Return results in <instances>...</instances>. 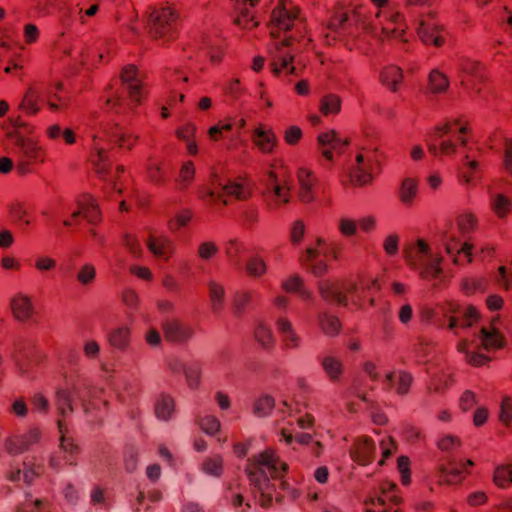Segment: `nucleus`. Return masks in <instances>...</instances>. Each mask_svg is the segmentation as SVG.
I'll return each mask as SVG.
<instances>
[{
  "instance_id": "obj_1",
  "label": "nucleus",
  "mask_w": 512,
  "mask_h": 512,
  "mask_svg": "<svg viewBox=\"0 0 512 512\" xmlns=\"http://www.w3.org/2000/svg\"><path fill=\"white\" fill-rule=\"evenodd\" d=\"M379 290L380 284L375 278L361 279L358 283L350 279H326L318 283L319 294L325 302L344 307L351 304L355 309H362L366 304L373 306L374 295L371 292Z\"/></svg>"
},
{
  "instance_id": "obj_2",
  "label": "nucleus",
  "mask_w": 512,
  "mask_h": 512,
  "mask_svg": "<svg viewBox=\"0 0 512 512\" xmlns=\"http://www.w3.org/2000/svg\"><path fill=\"white\" fill-rule=\"evenodd\" d=\"M179 12L169 3L157 4L149 8L147 26L152 39L167 44L178 37Z\"/></svg>"
},
{
  "instance_id": "obj_3",
  "label": "nucleus",
  "mask_w": 512,
  "mask_h": 512,
  "mask_svg": "<svg viewBox=\"0 0 512 512\" xmlns=\"http://www.w3.org/2000/svg\"><path fill=\"white\" fill-rule=\"evenodd\" d=\"M372 23V14L366 5L337 8L328 22V28L342 35L359 36Z\"/></svg>"
},
{
  "instance_id": "obj_4",
  "label": "nucleus",
  "mask_w": 512,
  "mask_h": 512,
  "mask_svg": "<svg viewBox=\"0 0 512 512\" xmlns=\"http://www.w3.org/2000/svg\"><path fill=\"white\" fill-rule=\"evenodd\" d=\"M288 468V464L282 461L274 450L266 449L248 460L245 473L249 483H259L260 480L269 479L267 474L271 479H283Z\"/></svg>"
},
{
  "instance_id": "obj_5",
  "label": "nucleus",
  "mask_w": 512,
  "mask_h": 512,
  "mask_svg": "<svg viewBox=\"0 0 512 512\" xmlns=\"http://www.w3.org/2000/svg\"><path fill=\"white\" fill-rule=\"evenodd\" d=\"M383 153L377 147H361L357 150L349 177L354 186L362 187L372 182L381 172Z\"/></svg>"
},
{
  "instance_id": "obj_6",
  "label": "nucleus",
  "mask_w": 512,
  "mask_h": 512,
  "mask_svg": "<svg viewBox=\"0 0 512 512\" xmlns=\"http://www.w3.org/2000/svg\"><path fill=\"white\" fill-rule=\"evenodd\" d=\"M458 132L457 141L452 139H444L440 142L439 146L434 143H428V151L434 156H452L457 151V142L462 147H466L468 143V135L471 134V128L467 121L462 118L448 121L442 126H437L434 129L435 136L442 138L444 135L454 134Z\"/></svg>"
},
{
  "instance_id": "obj_7",
  "label": "nucleus",
  "mask_w": 512,
  "mask_h": 512,
  "mask_svg": "<svg viewBox=\"0 0 512 512\" xmlns=\"http://www.w3.org/2000/svg\"><path fill=\"white\" fill-rule=\"evenodd\" d=\"M403 252L408 265L421 269V278L433 280L442 273L441 259H431L430 247L425 240L418 239L415 244L407 245Z\"/></svg>"
},
{
  "instance_id": "obj_8",
  "label": "nucleus",
  "mask_w": 512,
  "mask_h": 512,
  "mask_svg": "<svg viewBox=\"0 0 512 512\" xmlns=\"http://www.w3.org/2000/svg\"><path fill=\"white\" fill-rule=\"evenodd\" d=\"M252 195V190L248 182L244 179L228 181L221 191L209 190L200 195V198L213 208H223L230 204L229 198L237 201L248 200Z\"/></svg>"
},
{
  "instance_id": "obj_9",
  "label": "nucleus",
  "mask_w": 512,
  "mask_h": 512,
  "mask_svg": "<svg viewBox=\"0 0 512 512\" xmlns=\"http://www.w3.org/2000/svg\"><path fill=\"white\" fill-rule=\"evenodd\" d=\"M17 161L16 171L24 176L34 172L37 165L43 164L46 160V150L30 138L19 136L16 140Z\"/></svg>"
},
{
  "instance_id": "obj_10",
  "label": "nucleus",
  "mask_w": 512,
  "mask_h": 512,
  "mask_svg": "<svg viewBox=\"0 0 512 512\" xmlns=\"http://www.w3.org/2000/svg\"><path fill=\"white\" fill-rule=\"evenodd\" d=\"M265 185L263 195L269 209L276 210L290 202V186L283 169L270 170L267 173Z\"/></svg>"
},
{
  "instance_id": "obj_11",
  "label": "nucleus",
  "mask_w": 512,
  "mask_h": 512,
  "mask_svg": "<svg viewBox=\"0 0 512 512\" xmlns=\"http://www.w3.org/2000/svg\"><path fill=\"white\" fill-rule=\"evenodd\" d=\"M442 315L448 319V329H466L480 319L478 309L473 305H463L457 301H447L441 307Z\"/></svg>"
},
{
  "instance_id": "obj_12",
  "label": "nucleus",
  "mask_w": 512,
  "mask_h": 512,
  "mask_svg": "<svg viewBox=\"0 0 512 512\" xmlns=\"http://www.w3.org/2000/svg\"><path fill=\"white\" fill-rule=\"evenodd\" d=\"M380 491L376 496H371L364 502L365 512H400L399 506L402 498L399 495L396 483L382 481Z\"/></svg>"
},
{
  "instance_id": "obj_13",
  "label": "nucleus",
  "mask_w": 512,
  "mask_h": 512,
  "mask_svg": "<svg viewBox=\"0 0 512 512\" xmlns=\"http://www.w3.org/2000/svg\"><path fill=\"white\" fill-rule=\"evenodd\" d=\"M96 393L91 383L87 380H82L76 383L72 390L62 388L56 391L55 405L58 413L65 418L73 413L72 395H76L83 403L88 401Z\"/></svg>"
},
{
  "instance_id": "obj_14",
  "label": "nucleus",
  "mask_w": 512,
  "mask_h": 512,
  "mask_svg": "<svg viewBox=\"0 0 512 512\" xmlns=\"http://www.w3.org/2000/svg\"><path fill=\"white\" fill-rule=\"evenodd\" d=\"M349 144V138L339 137L334 129L320 133L317 136V149L324 159V162L321 164L326 168H331L334 161V154H343Z\"/></svg>"
},
{
  "instance_id": "obj_15",
  "label": "nucleus",
  "mask_w": 512,
  "mask_h": 512,
  "mask_svg": "<svg viewBox=\"0 0 512 512\" xmlns=\"http://www.w3.org/2000/svg\"><path fill=\"white\" fill-rule=\"evenodd\" d=\"M299 8L293 6L291 2L279 0L277 6L272 10L270 18V34L273 38L280 36L282 31H288L298 18Z\"/></svg>"
},
{
  "instance_id": "obj_16",
  "label": "nucleus",
  "mask_w": 512,
  "mask_h": 512,
  "mask_svg": "<svg viewBox=\"0 0 512 512\" xmlns=\"http://www.w3.org/2000/svg\"><path fill=\"white\" fill-rule=\"evenodd\" d=\"M95 134H99L102 140L106 139L121 149L131 150L138 142V136L126 133L118 125L109 122H101Z\"/></svg>"
},
{
  "instance_id": "obj_17",
  "label": "nucleus",
  "mask_w": 512,
  "mask_h": 512,
  "mask_svg": "<svg viewBox=\"0 0 512 512\" xmlns=\"http://www.w3.org/2000/svg\"><path fill=\"white\" fill-rule=\"evenodd\" d=\"M294 40L295 39L292 36H288L285 37L281 42L275 43V48L278 53L273 57L270 63L271 70L275 75H278L282 72H285L289 75L294 74L295 67L293 65V56L288 52L282 51L283 48L292 45Z\"/></svg>"
},
{
  "instance_id": "obj_18",
  "label": "nucleus",
  "mask_w": 512,
  "mask_h": 512,
  "mask_svg": "<svg viewBox=\"0 0 512 512\" xmlns=\"http://www.w3.org/2000/svg\"><path fill=\"white\" fill-rule=\"evenodd\" d=\"M41 432L38 428L28 430L21 435H14L5 440L4 446L9 454L17 455L28 450L32 445L39 442Z\"/></svg>"
},
{
  "instance_id": "obj_19",
  "label": "nucleus",
  "mask_w": 512,
  "mask_h": 512,
  "mask_svg": "<svg viewBox=\"0 0 512 512\" xmlns=\"http://www.w3.org/2000/svg\"><path fill=\"white\" fill-rule=\"evenodd\" d=\"M77 208L82 216L89 224L99 225L102 222V212L96 198L89 194H80L77 199Z\"/></svg>"
},
{
  "instance_id": "obj_20",
  "label": "nucleus",
  "mask_w": 512,
  "mask_h": 512,
  "mask_svg": "<svg viewBox=\"0 0 512 512\" xmlns=\"http://www.w3.org/2000/svg\"><path fill=\"white\" fill-rule=\"evenodd\" d=\"M164 339L171 343H184L193 336V329L177 319H168L162 323Z\"/></svg>"
},
{
  "instance_id": "obj_21",
  "label": "nucleus",
  "mask_w": 512,
  "mask_h": 512,
  "mask_svg": "<svg viewBox=\"0 0 512 512\" xmlns=\"http://www.w3.org/2000/svg\"><path fill=\"white\" fill-rule=\"evenodd\" d=\"M474 466V462L470 459L465 461L448 460L446 464L440 465V472L442 474V481L453 484L458 483L464 479L469 473V468Z\"/></svg>"
},
{
  "instance_id": "obj_22",
  "label": "nucleus",
  "mask_w": 512,
  "mask_h": 512,
  "mask_svg": "<svg viewBox=\"0 0 512 512\" xmlns=\"http://www.w3.org/2000/svg\"><path fill=\"white\" fill-rule=\"evenodd\" d=\"M351 459L359 465L365 466L374 460L375 444L368 436L358 437L350 449Z\"/></svg>"
},
{
  "instance_id": "obj_23",
  "label": "nucleus",
  "mask_w": 512,
  "mask_h": 512,
  "mask_svg": "<svg viewBox=\"0 0 512 512\" xmlns=\"http://www.w3.org/2000/svg\"><path fill=\"white\" fill-rule=\"evenodd\" d=\"M102 137L99 134L93 135V148L90 156V162L94 168L95 173L100 178H105L111 169V163L108 158V152L104 147H101L99 142Z\"/></svg>"
},
{
  "instance_id": "obj_24",
  "label": "nucleus",
  "mask_w": 512,
  "mask_h": 512,
  "mask_svg": "<svg viewBox=\"0 0 512 512\" xmlns=\"http://www.w3.org/2000/svg\"><path fill=\"white\" fill-rule=\"evenodd\" d=\"M298 178V198L302 203H310L315 198L314 188L317 178L312 171L307 168H300L297 172Z\"/></svg>"
},
{
  "instance_id": "obj_25",
  "label": "nucleus",
  "mask_w": 512,
  "mask_h": 512,
  "mask_svg": "<svg viewBox=\"0 0 512 512\" xmlns=\"http://www.w3.org/2000/svg\"><path fill=\"white\" fill-rule=\"evenodd\" d=\"M259 0H237L235 4V23L244 29H252L258 25L255 21L254 7Z\"/></svg>"
},
{
  "instance_id": "obj_26",
  "label": "nucleus",
  "mask_w": 512,
  "mask_h": 512,
  "mask_svg": "<svg viewBox=\"0 0 512 512\" xmlns=\"http://www.w3.org/2000/svg\"><path fill=\"white\" fill-rule=\"evenodd\" d=\"M256 492L259 493L258 503L262 508H269L273 505V502L281 503L283 495L276 492L274 484L270 482V479L259 481V483H250Z\"/></svg>"
},
{
  "instance_id": "obj_27",
  "label": "nucleus",
  "mask_w": 512,
  "mask_h": 512,
  "mask_svg": "<svg viewBox=\"0 0 512 512\" xmlns=\"http://www.w3.org/2000/svg\"><path fill=\"white\" fill-rule=\"evenodd\" d=\"M417 34L425 45L441 47L445 43L442 35V29L432 21H421L417 28Z\"/></svg>"
},
{
  "instance_id": "obj_28",
  "label": "nucleus",
  "mask_w": 512,
  "mask_h": 512,
  "mask_svg": "<svg viewBox=\"0 0 512 512\" xmlns=\"http://www.w3.org/2000/svg\"><path fill=\"white\" fill-rule=\"evenodd\" d=\"M172 169L163 161L149 160L147 164V177L157 186H165L171 178Z\"/></svg>"
},
{
  "instance_id": "obj_29",
  "label": "nucleus",
  "mask_w": 512,
  "mask_h": 512,
  "mask_svg": "<svg viewBox=\"0 0 512 512\" xmlns=\"http://www.w3.org/2000/svg\"><path fill=\"white\" fill-rule=\"evenodd\" d=\"M395 377L396 373L394 371L385 375L384 383L386 384V389L391 390L394 388L395 392L401 396L408 394L413 383L412 374L404 370L399 371L396 384L394 383Z\"/></svg>"
},
{
  "instance_id": "obj_30",
  "label": "nucleus",
  "mask_w": 512,
  "mask_h": 512,
  "mask_svg": "<svg viewBox=\"0 0 512 512\" xmlns=\"http://www.w3.org/2000/svg\"><path fill=\"white\" fill-rule=\"evenodd\" d=\"M252 141L265 154L272 153L277 144V138L273 130L271 128L264 129L262 125L254 129Z\"/></svg>"
},
{
  "instance_id": "obj_31",
  "label": "nucleus",
  "mask_w": 512,
  "mask_h": 512,
  "mask_svg": "<svg viewBox=\"0 0 512 512\" xmlns=\"http://www.w3.org/2000/svg\"><path fill=\"white\" fill-rule=\"evenodd\" d=\"M147 248L156 257L168 260L173 254V242L165 236L150 235Z\"/></svg>"
},
{
  "instance_id": "obj_32",
  "label": "nucleus",
  "mask_w": 512,
  "mask_h": 512,
  "mask_svg": "<svg viewBox=\"0 0 512 512\" xmlns=\"http://www.w3.org/2000/svg\"><path fill=\"white\" fill-rule=\"evenodd\" d=\"M318 250L315 248H307L305 255L301 257L300 261L302 266L309 270L316 277H322L328 271V266L325 261L317 260Z\"/></svg>"
},
{
  "instance_id": "obj_33",
  "label": "nucleus",
  "mask_w": 512,
  "mask_h": 512,
  "mask_svg": "<svg viewBox=\"0 0 512 512\" xmlns=\"http://www.w3.org/2000/svg\"><path fill=\"white\" fill-rule=\"evenodd\" d=\"M479 339L482 347L487 351L501 349L505 345L504 336L494 327L491 329L481 328Z\"/></svg>"
},
{
  "instance_id": "obj_34",
  "label": "nucleus",
  "mask_w": 512,
  "mask_h": 512,
  "mask_svg": "<svg viewBox=\"0 0 512 512\" xmlns=\"http://www.w3.org/2000/svg\"><path fill=\"white\" fill-rule=\"evenodd\" d=\"M13 315L19 321H26L33 313V305L28 296L18 294L11 300Z\"/></svg>"
},
{
  "instance_id": "obj_35",
  "label": "nucleus",
  "mask_w": 512,
  "mask_h": 512,
  "mask_svg": "<svg viewBox=\"0 0 512 512\" xmlns=\"http://www.w3.org/2000/svg\"><path fill=\"white\" fill-rule=\"evenodd\" d=\"M489 205L499 219H506L512 213V199L502 193L492 195Z\"/></svg>"
},
{
  "instance_id": "obj_36",
  "label": "nucleus",
  "mask_w": 512,
  "mask_h": 512,
  "mask_svg": "<svg viewBox=\"0 0 512 512\" xmlns=\"http://www.w3.org/2000/svg\"><path fill=\"white\" fill-rule=\"evenodd\" d=\"M380 80L388 89L396 91L403 80L402 70L395 65L386 66L380 73Z\"/></svg>"
},
{
  "instance_id": "obj_37",
  "label": "nucleus",
  "mask_w": 512,
  "mask_h": 512,
  "mask_svg": "<svg viewBox=\"0 0 512 512\" xmlns=\"http://www.w3.org/2000/svg\"><path fill=\"white\" fill-rule=\"evenodd\" d=\"M387 18H389L390 24H395L394 27L385 25L382 27V32L385 36L399 39L400 41L406 42L405 29L400 23L401 15L398 12H389Z\"/></svg>"
},
{
  "instance_id": "obj_38",
  "label": "nucleus",
  "mask_w": 512,
  "mask_h": 512,
  "mask_svg": "<svg viewBox=\"0 0 512 512\" xmlns=\"http://www.w3.org/2000/svg\"><path fill=\"white\" fill-rule=\"evenodd\" d=\"M318 320L324 334L336 336L340 333L342 324L337 316L323 312L319 314Z\"/></svg>"
},
{
  "instance_id": "obj_39",
  "label": "nucleus",
  "mask_w": 512,
  "mask_h": 512,
  "mask_svg": "<svg viewBox=\"0 0 512 512\" xmlns=\"http://www.w3.org/2000/svg\"><path fill=\"white\" fill-rule=\"evenodd\" d=\"M154 409L157 418L166 421L170 419L175 410L174 399L167 394H161L155 403Z\"/></svg>"
},
{
  "instance_id": "obj_40",
  "label": "nucleus",
  "mask_w": 512,
  "mask_h": 512,
  "mask_svg": "<svg viewBox=\"0 0 512 512\" xmlns=\"http://www.w3.org/2000/svg\"><path fill=\"white\" fill-rule=\"evenodd\" d=\"M130 334L128 327H118L110 332L108 337L109 343L115 349L124 350L130 343Z\"/></svg>"
},
{
  "instance_id": "obj_41",
  "label": "nucleus",
  "mask_w": 512,
  "mask_h": 512,
  "mask_svg": "<svg viewBox=\"0 0 512 512\" xmlns=\"http://www.w3.org/2000/svg\"><path fill=\"white\" fill-rule=\"evenodd\" d=\"M60 454L67 455L66 460L70 465H76L78 455L80 454V447L75 443L73 438L60 437Z\"/></svg>"
},
{
  "instance_id": "obj_42",
  "label": "nucleus",
  "mask_w": 512,
  "mask_h": 512,
  "mask_svg": "<svg viewBox=\"0 0 512 512\" xmlns=\"http://www.w3.org/2000/svg\"><path fill=\"white\" fill-rule=\"evenodd\" d=\"M321 365L331 381H337L343 373L342 362L332 356L322 358Z\"/></svg>"
},
{
  "instance_id": "obj_43",
  "label": "nucleus",
  "mask_w": 512,
  "mask_h": 512,
  "mask_svg": "<svg viewBox=\"0 0 512 512\" xmlns=\"http://www.w3.org/2000/svg\"><path fill=\"white\" fill-rule=\"evenodd\" d=\"M418 184L413 178H406L402 181L399 189V199L406 205L412 204L414 198L417 195Z\"/></svg>"
},
{
  "instance_id": "obj_44",
  "label": "nucleus",
  "mask_w": 512,
  "mask_h": 512,
  "mask_svg": "<svg viewBox=\"0 0 512 512\" xmlns=\"http://www.w3.org/2000/svg\"><path fill=\"white\" fill-rule=\"evenodd\" d=\"M38 98V91L34 86H30L20 103V109L28 115L37 114L39 111V107L37 106Z\"/></svg>"
},
{
  "instance_id": "obj_45",
  "label": "nucleus",
  "mask_w": 512,
  "mask_h": 512,
  "mask_svg": "<svg viewBox=\"0 0 512 512\" xmlns=\"http://www.w3.org/2000/svg\"><path fill=\"white\" fill-rule=\"evenodd\" d=\"M462 291L466 295H473L477 292L483 293L488 288V280L483 277H469L461 282Z\"/></svg>"
},
{
  "instance_id": "obj_46",
  "label": "nucleus",
  "mask_w": 512,
  "mask_h": 512,
  "mask_svg": "<svg viewBox=\"0 0 512 512\" xmlns=\"http://www.w3.org/2000/svg\"><path fill=\"white\" fill-rule=\"evenodd\" d=\"M493 482L499 488H508L512 484V463L495 468Z\"/></svg>"
},
{
  "instance_id": "obj_47",
  "label": "nucleus",
  "mask_w": 512,
  "mask_h": 512,
  "mask_svg": "<svg viewBox=\"0 0 512 512\" xmlns=\"http://www.w3.org/2000/svg\"><path fill=\"white\" fill-rule=\"evenodd\" d=\"M340 109L341 99L338 95L328 94L322 97L319 110L323 115L338 114Z\"/></svg>"
},
{
  "instance_id": "obj_48",
  "label": "nucleus",
  "mask_w": 512,
  "mask_h": 512,
  "mask_svg": "<svg viewBox=\"0 0 512 512\" xmlns=\"http://www.w3.org/2000/svg\"><path fill=\"white\" fill-rule=\"evenodd\" d=\"M202 470L208 475L220 477L223 473L222 456L214 455L206 458L202 463Z\"/></svg>"
},
{
  "instance_id": "obj_49",
  "label": "nucleus",
  "mask_w": 512,
  "mask_h": 512,
  "mask_svg": "<svg viewBox=\"0 0 512 512\" xmlns=\"http://www.w3.org/2000/svg\"><path fill=\"white\" fill-rule=\"evenodd\" d=\"M449 87V80L445 74L433 70L429 74V88L433 93H441Z\"/></svg>"
},
{
  "instance_id": "obj_50",
  "label": "nucleus",
  "mask_w": 512,
  "mask_h": 512,
  "mask_svg": "<svg viewBox=\"0 0 512 512\" xmlns=\"http://www.w3.org/2000/svg\"><path fill=\"white\" fill-rule=\"evenodd\" d=\"M197 423L204 433L211 436L217 434L221 428V423L219 419L213 415H205L202 417H198Z\"/></svg>"
},
{
  "instance_id": "obj_51",
  "label": "nucleus",
  "mask_w": 512,
  "mask_h": 512,
  "mask_svg": "<svg viewBox=\"0 0 512 512\" xmlns=\"http://www.w3.org/2000/svg\"><path fill=\"white\" fill-rule=\"evenodd\" d=\"M195 176V167L192 161H186L183 163L180 172L179 177L176 179V183L180 188H186L188 187L192 181L194 180Z\"/></svg>"
},
{
  "instance_id": "obj_52",
  "label": "nucleus",
  "mask_w": 512,
  "mask_h": 512,
  "mask_svg": "<svg viewBox=\"0 0 512 512\" xmlns=\"http://www.w3.org/2000/svg\"><path fill=\"white\" fill-rule=\"evenodd\" d=\"M209 295L212 302V308L214 311H220L224 301V287L214 281L209 283Z\"/></svg>"
},
{
  "instance_id": "obj_53",
  "label": "nucleus",
  "mask_w": 512,
  "mask_h": 512,
  "mask_svg": "<svg viewBox=\"0 0 512 512\" xmlns=\"http://www.w3.org/2000/svg\"><path fill=\"white\" fill-rule=\"evenodd\" d=\"M245 88L238 79L229 81L224 87V95L231 101H239L245 94Z\"/></svg>"
},
{
  "instance_id": "obj_54",
  "label": "nucleus",
  "mask_w": 512,
  "mask_h": 512,
  "mask_svg": "<svg viewBox=\"0 0 512 512\" xmlns=\"http://www.w3.org/2000/svg\"><path fill=\"white\" fill-rule=\"evenodd\" d=\"M274 406L275 401L271 396H262L254 404V413L259 417L267 416L272 412Z\"/></svg>"
},
{
  "instance_id": "obj_55",
  "label": "nucleus",
  "mask_w": 512,
  "mask_h": 512,
  "mask_svg": "<svg viewBox=\"0 0 512 512\" xmlns=\"http://www.w3.org/2000/svg\"><path fill=\"white\" fill-rule=\"evenodd\" d=\"M254 335L258 343H260L264 348L268 349L274 345L272 332L267 326L259 324L255 328Z\"/></svg>"
},
{
  "instance_id": "obj_56",
  "label": "nucleus",
  "mask_w": 512,
  "mask_h": 512,
  "mask_svg": "<svg viewBox=\"0 0 512 512\" xmlns=\"http://www.w3.org/2000/svg\"><path fill=\"white\" fill-rule=\"evenodd\" d=\"M186 375V380L190 388H198L201 382V367L199 364L195 363L189 365L184 370Z\"/></svg>"
},
{
  "instance_id": "obj_57",
  "label": "nucleus",
  "mask_w": 512,
  "mask_h": 512,
  "mask_svg": "<svg viewBox=\"0 0 512 512\" xmlns=\"http://www.w3.org/2000/svg\"><path fill=\"white\" fill-rule=\"evenodd\" d=\"M457 224L463 233H470L477 228L478 220L475 215L471 213H465L458 217Z\"/></svg>"
},
{
  "instance_id": "obj_58",
  "label": "nucleus",
  "mask_w": 512,
  "mask_h": 512,
  "mask_svg": "<svg viewBox=\"0 0 512 512\" xmlns=\"http://www.w3.org/2000/svg\"><path fill=\"white\" fill-rule=\"evenodd\" d=\"M499 420L505 426H509L512 422V397H503L500 405Z\"/></svg>"
},
{
  "instance_id": "obj_59",
  "label": "nucleus",
  "mask_w": 512,
  "mask_h": 512,
  "mask_svg": "<svg viewBox=\"0 0 512 512\" xmlns=\"http://www.w3.org/2000/svg\"><path fill=\"white\" fill-rule=\"evenodd\" d=\"M96 278V269L92 264L83 265L77 273V280L82 285H88L94 282Z\"/></svg>"
},
{
  "instance_id": "obj_60",
  "label": "nucleus",
  "mask_w": 512,
  "mask_h": 512,
  "mask_svg": "<svg viewBox=\"0 0 512 512\" xmlns=\"http://www.w3.org/2000/svg\"><path fill=\"white\" fill-rule=\"evenodd\" d=\"M472 249L473 245L465 242L462 246L457 250V253L453 259L456 265H464L469 264L472 261Z\"/></svg>"
},
{
  "instance_id": "obj_61",
  "label": "nucleus",
  "mask_w": 512,
  "mask_h": 512,
  "mask_svg": "<svg viewBox=\"0 0 512 512\" xmlns=\"http://www.w3.org/2000/svg\"><path fill=\"white\" fill-rule=\"evenodd\" d=\"M228 491L230 492V495H228L227 498L235 509H239L240 512H248L251 509V504L244 501L242 493L234 492L230 487L228 488Z\"/></svg>"
},
{
  "instance_id": "obj_62",
  "label": "nucleus",
  "mask_w": 512,
  "mask_h": 512,
  "mask_svg": "<svg viewBox=\"0 0 512 512\" xmlns=\"http://www.w3.org/2000/svg\"><path fill=\"white\" fill-rule=\"evenodd\" d=\"M437 446L441 451L453 452L461 446V441L456 436L446 435L439 439Z\"/></svg>"
},
{
  "instance_id": "obj_63",
  "label": "nucleus",
  "mask_w": 512,
  "mask_h": 512,
  "mask_svg": "<svg viewBox=\"0 0 512 512\" xmlns=\"http://www.w3.org/2000/svg\"><path fill=\"white\" fill-rule=\"evenodd\" d=\"M47 502L42 499H26L19 507L17 512H43Z\"/></svg>"
},
{
  "instance_id": "obj_64",
  "label": "nucleus",
  "mask_w": 512,
  "mask_h": 512,
  "mask_svg": "<svg viewBox=\"0 0 512 512\" xmlns=\"http://www.w3.org/2000/svg\"><path fill=\"white\" fill-rule=\"evenodd\" d=\"M125 90L131 101L137 104L142 101L145 91L141 81L131 82V84L125 85Z\"/></svg>"
}]
</instances>
